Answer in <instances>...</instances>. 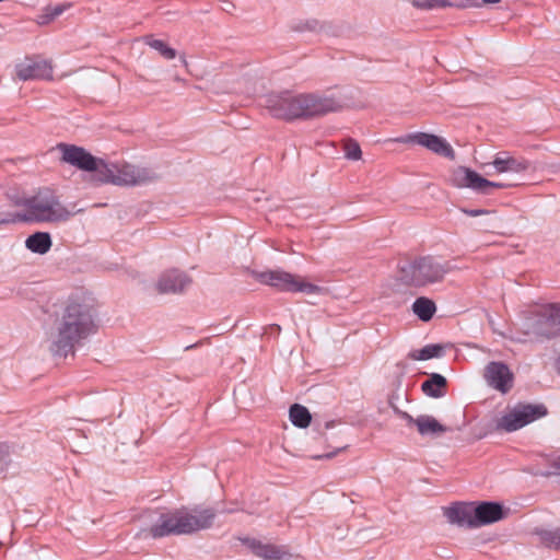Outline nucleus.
Wrapping results in <instances>:
<instances>
[{"instance_id":"obj_1","label":"nucleus","mask_w":560,"mask_h":560,"mask_svg":"<svg viewBox=\"0 0 560 560\" xmlns=\"http://www.w3.org/2000/svg\"><path fill=\"white\" fill-rule=\"evenodd\" d=\"M96 312L85 299H70L62 313L55 320V329L49 335V350L55 357L74 353L82 340L96 331Z\"/></svg>"},{"instance_id":"obj_2","label":"nucleus","mask_w":560,"mask_h":560,"mask_svg":"<svg viewBox=\"0 0 560 560\" xmlns=\"http://www.w3.org/2000/svg\"><path fill=\"white\" fill-rule=\"evenodd\" d=\"M16 205L24 207L25 212L0 214V225L16 222L59 223L68 221L72 215L58 196L48 188L40 189L36 195Z\"/></svg>"},{"instance_id":"obj_3","label":"nucleus","mask_w":560,"mask_h":560,"mask_svg":"<svg viewBox=\"0 0 560 560\" xmlns=\"http://www.w3.org/2000/svg\"><path fill=\"white\" fill-rule=\"evenodd\" d=\"M194 512L191 513L185 506L163 512L145 532L150 537L158 539L172 535H190L212 526L217 515L213 509L195 510Z\"/></svg>"},{"instance_id":"obj_4","label":"nucleus","mask_w":560,"mask_h":560,"mask_svg":"<svg viewBox=\"0 0 560 560\" xmlns=\"http://www.w3.org/2000/svg\"><path fill=\"white\" fill-rule=\"evenodd\" d=\"M452 270L450 261L427 255L400 266V279L408 285L424 287L441 282Z\"/></svg>"},{"instance_id":"obj_5","label":"nucleus","mask_w":560,"mask_h":560,"mask_svg":"<svg viewBox=\"0 0 560 560\" xmlns=\"http://www.w3.org/2000/svg\"><path fill=\"white\" fill-rule=\"evenodd\" d=\"M156 174L147 167H139L131 164L121 166L104 163L100 168L98 183H113L115 185L137 186L153 182Z\"/></svg>"},{"instance_id":"obj_6","label":"nucleus","mask_w":560,"mask_h":560,"mask_svg":"<svg viewBox=\"0 0 560 560\" xmlns=\"http://www.w3.org/2000/svg\"><path fill=\"white\" fill-rule=\"evenodd\" d=\"M253 276L258 282L283 292L315 294L322 291L320 287L283 270L254 271Z\"/></svg>"},{"instance_id":"obj_7","label":"nucleus","mask_w":560,"mask_h":560,"mask_svg":"<svg viewBox=\"0 0 560 560\" xmlns=\"http://www.w3.org/2000/svg\"><path fill=\"white\" fill-rule=\"evenodd\" d=\"M264 106L275 118L288 121L303 119L302 94L290 91L270 93L264 97Z\"/></svg>"},{"instance_id":"obj_8","label":"nucleus","mask_w":560,"mask_h":560,"mask_svg":"<svg viewBox=\"0 0 560 560\" xmlns=\"http://www.w3.org/2000/svg\"><path fill=\"white\" fill-rule=\"evenodd\" d=\"M451 183L457 188H468L477 194L491 195L493 189L506 188L508 185L499 182H491L482 177L476 171L466 167L457 166L451 173Z\"/></svg>"},{"instance_id":"obj_9","label":"nucleus","mask_w":560,"mask_h":560,"mask_svg":"<svg viewBox=\"0 0 560 560\" xmlns=\"http://www.w3.org/2000/svg\"><path fill=\"white\" fill-rule=\"evenodd\" d=\"M547 415V408L542 405H518L498 422V429L506 432L516 431L528 423Z\"/></svg>"},{"instance_id":"obj_10","label":"nucleus","mask_w":560,"mask_h":560,"mask_svg":"<svg viewBox=\"0 0 560 560\" xmlns=\"http://www.w3.org/2000/svg\"><path fill=\"white\" fill-rule=\"evenodd\" d=\"M57 149L62 153V161L80 170L94 172V179L100 178V168L104 164L102 160L96 159L84 148L74 144L59 143Z\"/></svg>"},{"instance_id":"obj_11","label":"nucleus","mask_w":560,"mask_h":560,"mask_svg":"<svg viewBox=\"0 0 560 560\" xmlns=\"http://www.w3.org/2000/svg\"><path fill=\"white\" fill-rule=\"evenodd\" d=\"M398 143H413L427 148L435 154L442 155L450 160L455 159V151L451 144L442 137L427 133V132H415L400 136L394 139Z\"/></svg>"},{"instance_id":"obj_12","label":"nucleus","mask_w":560,"mask_h":560,"mask_svg":"<svg viewBox=\"0 0 560 560\" xmlns=\"http://www.w3.org/2000/svg\"><path fill=\"white\" fill-rule=\"evenodd\" d=\"M303 119L337 112L341 104L332 96L317 93H302Z\"/></svg>"},{"instance_id":"obj_13","label":"nucleus","mask_w":560,"mask_h":560,"mask_svg":"<svg viewBox=\"0 0 560 560\" xmlns=\"http://www.w3.org/2000/svg\"><path fill=\"white\" fill-rule=\"evenodd\" d=\"M483 377L490 387L502 394L509 393L513 387L514 375L503 362H489L485 368Z\"/></svg>"},{"instance_id":"obj_14","label":"nucleus","mask_w":560,"mask_h":560,"mask_svg":"<svg viewBox=\"0 0 560 560\" xmlns=\"http://www.w3.org/2000/svg\"><path fill=\"white\" fill-rule=\"evenodd\" d=\"M16 77L22 81L51 80L52 67L50 62L43 59H30L16 65Z\"/></svg>"},{"instance_id":"obj_15","label":"nucleus","mask_w":560,"mask_h":560,"mask_svg":"<svg viewBox=\"0 0 560 560\" xmlns=\"http://www.w3.org/2000/svg\"><path fill=\"white\" fill-rule=\"evenodd\" d=\"M191 283V279L183 271L177 269L167 270L161 275L156 289L160 293H182Z\"/></svg>"},{"instance_id":"obj_16","label":"nucleus","mask_w":560,"mask_h":560,"mask_svg":"<svg viewBox=\"0 0 560 560\" xmlns=\"http://www.w3.org/2000/svg\"><path fill=\"white\" fill-rule=\"evenodd\" d=\"M491 165L493 166L494 171L499 174H520L526 172L529 168L530 163L522 156L513 155L508 151H501L494 155Z\"/></svg>"},{"instance_id":"obj_17","label":"nucleus","mask_w":560,"mask_h":560,"mask_svg":"<svg viewBox=\"0 0 560 560\" xmlns=\"http://www.w3.org/2000/svg\"><path fill=\"white\" fill-rule=\"evenodd\" d=\"M474 503H455L444 509V515L451 524L476 528Z\"/></svg>"},{"instance_id":"obj_18","label":"nucleus","mask_w":560,"mask_h":560,"mask_svg":"<svg viewBox=\"0 0 560 560\" xmlns=\"http://www.w3.org/2000/svg\"><path fill=\"white\" fill-rule=\"evenodd\" d=\"M243 541L248 546L254 555L265 560H294L293 556L289 553L284 547L262 544L257 539L249 538H246Z\"/></svg>"},{"instance_id":"obj_19","label":"nucleus","mask_w":560,"mask_h":560,"mask_svg":"<svg viewBox=\"0 0 560 560\" xmlns=\"http://www.w3.org/2000/svg\"><path fill=\"white\" fill-rule=\"evenodd\" d=\"M476 528L504 518L503 506L498 502L483 501L474 505Z\"/></svg>"},{"instance_id":"obj_20","label":"nucleus","mask_w":560,"mask_h":560,"mask_svg":"<svg viewBox=\"0 0 560 560\" xmlns=\"http://www.w3.org/2000/svg\"><path fill=\"white\" fill-rule=\"evenodd\" d=\"M417 430L422 436H440L448 431L434 417L429 415H420L417 417Z\"/></svg>"},{"instance_id":"obj_21","label":"nucleus","mask_w":560,"mask_h":560,"mask_svg":"<svg viewBox=\"0 0 560 560\" xmlns=\"http://www.w3.org/2000/svg\"><path fill=\"white\" fill-rule=\"evenodd\" d=\"M446 386L447 381L443 375L432 373L430 377L422 383L421 389L429 397L441 398L445 395Z\"/></svg>"},{"instance_id":"obj_22","label":"nucleus","mask_w":560,"mask_h":560,"mask_svg":"<svg viewBox=\"0 0 560 560\" xmlns=\"http://www.w3.org/2000/svg\"><path fill=\"white\" fill-rule=\"evenodd\" d=\"M52 245L50 234L47 232H36L30 235L25 241V247L32 253L44 255Z\"/></svg>"},{"instance_id":"obj_23","label":"nucleus","mask_w":560,"mask_h":560,"mask_svg":"<svg viewBox=\"0 0 560 560\" xmlns=\"http://www.w3.org/2000/svg\"><path fill=\"white\" fill-rule=\"evenodd\" d=\"M445 353V346L441 343H430L419 350H412L408 358L415 361H425L433 358H442Z\"/></svg>"},{"instance_id":"obj_24","label":"nucleus","mask_w":560,"mask_h":560,"mask_svg":"<svg viewBox=\"0 0 560 560\" xmlns=\"http://www.w3.org/2000/svg\"><path fill=\"white\" fill-rule=\"evenodd\" d=\"M412 311L419 319L429 322L433 317L436 306L432 300L421 296L412 303Z\"/></svg>"},{"instance_id":"obj_25","label":"nucleus","mask_w":560,"mask_h":560,"mask_svg":"<svg viewBox=\"0 0 560 560\" xmlns=\"http://www.w3.org/2000/svg\"><path fill=\"white\" fill-rule=\"evenodd\" d=\"M289 417L292 424L301 429L307 428L312 421V415L308 409L300 404H294L290 407Z\"/></svg>"},{"instance_id":"obj_26","label":"nucleus","mask_w":560,"mask_h":560,"mask_svg":"<svg viewBox=\"0 0 560 560\" xmlns=\"http://www.w3.org/2000/svg\"><path fill=\"white\" fill-rule=\"evenodd\" d=\"M145 44L149 45L152 49L159 51L162 57L167 60H172L176 57V50L172 47L167 46L163 40L155 39L152 37H145Z\"/></svg>"},{"instance_id":"obj_27","label":"nucleus","mask_w":560,"mask_h":560,"mask_svg":"<svg viewBox=\"0 0 560 560\" xmlns=\"http://www.w3.org/2000/svg\"><path fill=\"white\" fill-rule=\"evenodd\" d=\"M538 535L545 546L560 550V528L540 530Z\"/></svg>"},{"instance_id":"obj_28","label":"nucleus","mask_w":560,"mask_h":560,"mask_svg":"<svg viewBox=\"0 0 560 560\" xmlns=\"http://www.w3.org/2000/svg\"><path fill=\"white\" fill-rule=\"evenodd\" d=\"M343 150H345V156L348 160L358 161L362 156V151H361L360 144L353 139H348L345 142Z\"/></svg>"},{"instance_id":"obj_29","label":"nucleus","mask_w":560,"mask_h":560,"mask_svg":"<svg viewBox=\"0 0 560 560\" xmlns=\"http://www.w3.org/2000/svg\"><path fill=\"white\" fill-rule=\"evenodd\" d=\"M412 3L415 7L421 9L452 7V2L448 0H412Z\"/></svg>"},{"instance_id":"obj_30","label":"nucleus","mask_w":560,"mask_h":560,"mask_svg":"<svg viewBox=\"0 0 560 560\" xmlns=\"http://www.w3.org/2000/svg\"><path fill=\"white\" fill-rule=\"evenodd\" d=\"M546 317L551 324L560 326V304H549L546 308Z\"/></svg>"},{"instance_id":"obj_31","label":"nucleus","mask_w":560,"mask_h":560,"mask_svg":"<svg viewBox=\"0 0 560 560\" xmlns=\"http://www.w3.org/2000/svg\"><path fill=\"white\" fill-rule=\"evenodd\" d=\"M395 413L400 417L402 420L406 421L407 425H416L417 427V418H413L411 415H409L406 411L399 410L397 407H394Z\"/></svg>"},{"instance_id":"obj_32","label":"nucleus","mask_w":560,"mask_h":560,"mask_svg":"<svg viewBox=\"0 0 560 560\" xmlns=\"http://www.w3.org/2000/svg\"><path fill=\"white\" fill-rule=\"evenodd\" d=\"M481 2L480 0H458L455 3H452V7L465 9V8H475L480 7Z\"/></svg>"},{"instance_id":"obj_33","label":"nucleus","mask_w":560,"mask_h":560,"mask_svg":"<svg viewBox=\"0 0 560 560\" xmlns=\"http://www.w3.org/2000/svg\"><path fill=\"white\" fill-rule=\"evenodd\" d=\"M460 211L469 217H479L483 214H488L489 211L486 209H468V208H462Z\"/></svg>"},{"instance_id":"obj_34","label":"nucleus","mask_w":560,"mask_h":560,"mask_svg":"<svg viewBox=\"0 0 560 560\" xmlns=\"http://www.w3.org/2000/svg\"><path fill=\"white\" fill-rule=\"evenodd\" d=\"M63 12V8L60 7V5H57L52 9L51 13H50V18H56L58 15H60L61 13Z\"/></svg>"},{"instance_id":"obj_35","label":"nucleus","mask_w":560,"mask_h":560,"mask_svg":"<svg viewBox=\"0 0 560 560\" xmlns=\"http://www.w3.org/2000/svg\"><path fill=\"white\" fill-rule=\"evenodd\" d=\"M4 460H5L7 463H5V465L3 466V470L8 467L10 459H9V455H8V453H2V452L0 451V464H2Z\"/></svg>"},{"instance_id":"obj_36","label":"nucleus","mask_w":560,"mask_h":560,"mask_svg":"<svg viewBox=\"0 0 560 560\" xmlns=\"http://www.w3.org/2000/svg\"><path fill=\"white\" fill-rule=\"evenodd\" d=\"M336 453H328V454H325V455L315 456L314 458H316V459L331 458Z\"/></svg>"},{"instance_id":"obj_37","label":"nucleus","mask_w":560,"mask_h":560,"mask_svg":"<svg viewBox=\"0 0 560 560\" xmlns=\"http://www.w3.org/2000/svg\"><path fill=\"white\" fill-rule=\"evenodd\" d=\"M555 368L557 373L560 375V355L556 360Z\"/></svg>"},{"instance_id":"obj_38","label":"nucleus","mask_w":560,"mask_h":560,"mask_svg":"<svg viewBox=\"0 0 560 560\" xmlns=\"http://www.w3.org/2000/svg\"><path fill=\"white\" fill-rule=\"evenodd\" d=\"M500 1L501 0H482L481 2L486 4H495L499 3Z\"/></svg>"},{"instance_id":"obj_39","label":"nucleus","mask_w":560,"mask_h":560,"mask_svg":"<svg viewBox=\"0 0 560 560\" xmlns=\"http://www.w3.org/2000/svg\"><path fill=\"white\" fill-rule=\"evenodd\" d=\"M334 425H335V421H327V422L325 423V429H330V428H332Z\"/></svg>"},{"instance_id":"obj_40","label":"nucleus","mask_w":560,"mask_h":560,"mask_svg":"<svg viewBox=\"0 0 560 560\" xmlns=\"http://www.w3.org/2000/svg\"><path fill=\"white\" fill-rule=\"evenodd\" d=\"M555 467L560 470V457L556 460Z\"/></svg>"},{"instance_id":"obj_41","label":"nucleus","mask_w":560,"mask_h":560,"mask_svg":"<svg viewBox=\"0 0 560 560\" xmlns=\"http://www.w3.org/2000/svg\"><path fill=\"white\" fill-rule=\"evenodd\" d=\"M5 463H7V462L4 460L2 464H0V471H2V470H3V466L5 465Z\"/></svg>"}]
</instances>
